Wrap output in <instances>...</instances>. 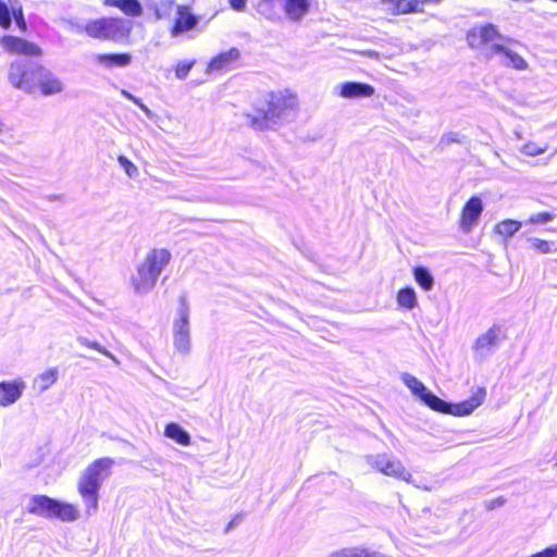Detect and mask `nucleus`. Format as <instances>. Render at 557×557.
Listing matches in <instances>:
<instances>
[{"instance_id": "f257e3e1", "label": "nucleus", "mask_w": 557, "mask_h": 557, "mask_svg": "<svg viewBox=\"0 0 557 557\" xmlns=\"http://www.w3.org/2000/svg\"><path fill=\"white\" fill-rule=\"evenodd\" d=\"M299 108L296 92L290 89H277L267 92L255 104L251 113H247L248 124L255 131L270 129Z\"/></svg>"}, {"instance_id": "f03ea898", "label": "nucleus", "mask_w": 557, "mask_h": 557, "mask_svg": "<svg viewBox=\"0 0 557 557\" xmlns=\"http://www.w3.org/2000/svg\"><path fill=\"white\" fill-rule=\"evenodd\" d=\"M401 381L411 391V393L419 397L428 407L435 411L450 413L454 416L470 414L483 403L485 396L484 391L480 389L471 399L459 404H448L432 394L421 381L409 373H404L401 375Z\"/></svg>"}, {"instance_id": "7ed1b4c3", "label": "nucleus", "mask_w": 557, "mask_h": 557, "mask_svg": "<svg viewBox=\"0 0 557 557\" xmlns=\"http://www.w3.org/2000/svg\"><path fill=\"white\" fill-rule=\"evenodd\" d=\"M114 460L110 457H102L94 460L83 471L78 482L77 491L82 497L86 512H95L98 509L99 491L102 482L110 475Z\"/></svg>"}, {"instance_id": "20e7f679", "label": "nucleus", "mask_w": 557, "mask_h": 557, "mask_svg": "<svg viewBox=\"0 0 557 557\" xmlns=\"http://www.w3.org/2000/svg\"><path fill=\"white\" fill-rule=\"evenodd\" d=\"M172 253L166 248H152L144 260L136 267V273L131 277L133 289L138 293H147L156 285L159 275L168 267Z\"/></svg>"}, {"instance_id": "39448f33", "label": "nucleus", "mask_w": 557, "mask_h": 557, "mask_svg": "<svg viewBox=\"0 0 557 557\" xmlns=\"http://www.w3.org/2000/svg\"><path fill=\"white\" fill-rule=\"evenodd\" d=\"M132 22L120 16L92 18L84 25V33L92 38L112 42H129Z\"/></svg>"}, {"instance_id": "423d86ee", "label": "nucleus", "mask_w": 557, "mask_h": 557, "mask_svg": "<svg viewBox=\"0 0 557 557\" xmlns=\"http://www.w3.org/2000/svg\"><path fill=\"white\" fill-rule=\"evenodd\" d=\"M173 11L175 16L169 28L172 37H178L197 28L200 17L193 12L189 5H176L175 0H160L154 5L153 14L157 20H166L171 17Z\"/></svg>"}, {"instance_id": "0eeeda50", "label": "nucleus", "mask_w": 557, "mask_h": 557, "mask_svg": "<svg viewBox=\"0 0 557 557\" xmlns=\"http://www.w3.org/2000/svg\"><path fill=\"white\" fill-rule=\"evenodd\" d=\"M506 40L493 24L476 25L467 34L468 45L472 49L485 50L488 55L496 54Z\"/></svg>"}, {"instance_id": "6e6552de", "label": "nucleus", "mask_w": 557, "mask_h": 557, "mask_svg": "<svg viewBox=\"0 0 557 557\" xmlns=\"http://www.w3.org/2000/svg\"><path fill=\"white\" fill-rule=\"evenodd\" d=\"M367 463L375 471L391 478H395L407 483L412 482L411 473L406 469L403 462L395 456L387 453L368 455Z\"/></svg>"}, {"instance_id": "1a4fd4ad", "label": "nucleus", "mask_w": 557, "mask_h": 557, "mask_svg": "<svg viewBox=\"0 0 557 557\" xmlns=\"http://www.w3.org/2000/svg\"><path fill=\"white\" fill-rule=\"evenodd\" d=\"M45 71L42 65L28 66L23 61H13L9 65L8 79L12 86L33 92L37 89V76Z\"/></svg>"}, {"instance_id": "9d476101", "label": "nucleus", "mask_w": 557, "mask_h": 557, "mask_svg": "<svg viewBox=\"0 0 557 557\" xmlns=\"http://www.w3.org/2000/svg\"><path fill=\"white\" fill-rule=\"evenodd\" d=\"M178 317L173 322V341L175 348L182 352H188L190 348L189 339V305L187 298L182 295L178 298Z\"/></svg>"}, {"instance_id": "9b49d317", "label": "nucleus", "mask_w": 557, "mask_h": 557, "mask_svg": "<svg viewBox=\"0 0 557 557\" xmlns=\"http://www.w3.org/2000/svg\"><path fill=\"white\" fill-rule=\"evenodd\" d=\"M0 45L2 49L10 54L26 57H40L42 54V50L37 44L13 35L1 36Z\"/></svg>"}, {"instance_id": "f8f14e48", "label": "nucleus", "mask_w": 557, "mask_h": 557, "mask_svg": "<svg viewBox=\"0 0 557 557\" xmlns=\"http://www.w3.org/2000/svg\"><path fill=\"white\" fill-rule=\"evenodd\" d=\"M483 211V203L479 197H471L467 203L465 205L461 219L460 226L465 232H470L472 227L476 224L481 213Z\"/></svg>"}, {"instance_id": "ddd939ff", "label": "nucleus", "mask_w": 557, "mask_h": 557, "mask_svg": "<svg viewBox=\"0 0 557 557\" xmlns=\"http://www.w3.org/2000/svg\"><path fill=\"white\" fill-rule=\"evenodd\" d=\"M57 500L47 495H35L29 500L27 512L50 519Z\"/></svg>"}, {"instance_id": "4468645a", "label": "nucleus", "mask_w": 557, "mask_h": 557, "mask_svg": "<svg viewBox=\"0 0 557 557\" xmlns=\"http://www.w3.org/2000/svg\"><path fill=\"white\" fill-rule=\"evenodd\" d=\"M498 335L499 330L497 327H491L480 335L473 346L475 354L481 358L491 354L498 343Z\"/></svg>"}, {"instance_id": "2eb2a0df", "label": "nucleus", "mask_w": 557, "mask_h": 557, "mask_svg": "<svg viewBox=\"0 0 557 557\" xmlns=\"http://www.w3.org/2000/svg\"><path fill=\"white\" fill-rule=\"evenodd\" d=\"M23 389V382H1L0 407H7L14 404L21 397Z\"/></svg>"}, {"instance_id": "dca6fc26", "label": "nucleus", "mask_w": 557, "mask_h": 557, "mask_svg": "<svg viewBox=\"0 0 557 557\" xmlns=\"http://www.w3.org/2000/svg\"><path fill=\"white\" fill-rule=\"evenodd\" d=\"M37 88L44 96L59 94L63 89L61 81L46 70L37 76Z\"/></svg>"}, {"instance_id": "f3484780", "label": "nucleus", "mask_w": 557, "mask_h": 557, "mask_svg": "<svg viewBox=\"0 0 557 557\" xmlns=\"http://www.w3.org/2000/svg\"><path fill=\"white\" fill-rule=\"evenodd\" d=\"M381 2L394 14L422 12L420 0H381Z\"/></svg>"}, {"instance_id": "a211bd4d", "label": "nucleus", "mask_w": 557, "mask_h": 557, "mask_svg": "<svg viewBox=\"0 0 557 557\" xmlns=\"http://www.w3.org/2000/svg\"><path fill=\"white\" fill-rule=\"evenodd\" d=\"M95 60L98 64L108 69L123 67L127 66L132 62V54L128 52L98 53L95 57Z\"/></svg>"}, {"instance_id": "6ab92c4d", "label": "nucleus", "mask_w": 557, "mask_h": 557, "mask_svg": "<svg viewBox=\"0 0 557 557\" xmlns=\"http://www.w3.org/2000/svg\"><path fill=\"white\" fill-rule=\"evenodd\" d=\"M240 53L237 48H231L227 51L221 52L218 55L213 57L208 67L211 71H222L228 69L233 63H235Z\"/></svg>"}, {"instance_id": "aec40b11", "label": "nucleus", "mask_w": 557, "mask_h": 557, "mask_svg": "<svg viewBox=\"0 0 557 557\" xmlns=\"http://www.w3.org/2000/svg\"><path fill=\"white\" fill-rule=\"evenodd\" d=\"M102 4L107 8H116L132 17L143 14V5L139 0H103Z\"/></svg>"}, {"instance_id": "412c9836", "label": "nucleus", "mask_w": 557, "mask_h": 557, "mask_svg": "<svg viewBox=\"0 0 557 557\" xmlns=\"http://www.w3.org/2000/svg\"><path fill=\"white\" fill-rule=\"evenodd\" d=\"M496 54L502 57V63L506 66H510L518 71H524L528 69V62L519 53L505 46V42L500 46V49Z\"/></svg>"}, {"instance_id": "4be33fe9", "label": "nucleus", "mask_w": 557, "mask_h": 557, "mask_svg": "<svg viewBox=\"0 0 557 557\" xmlns=\"http://www.w3.org/2000/svg\"><path fill=\"white\" fill-rule=\"evenodd\" d=\"M78 518L79 510L75 505L57 500L50 519H58L62 522H73Z\"/></svg>"}, {"instance_id": "5701e85b", "label": "nucleus", "mask_w": 557, "mask_h": 557, "mask_svg": "<svg viewBox=\"0 0 557 557\" xmlns=\"http://www.w3.org/2000/svg\"><path fill=\"white\" fill-rule=\"evenodd\" d=\"M283 9L292 21H299L310 9V0H284Z\"/></svg>"}, {"instance_id": "b1692460", "label": "nucleus", "mask_w": 557, "mask_h": 557, "mask_svg": "<svg viewBox=\"0 0 557 557\" xmlns=\"http://www.w3.org/2000/svg\"><path fill=\"white\" fill-rule=\"evenodd\" d=\"M164 435L182 446H188L190 444L189 434L177 423H168L164 428Z\"/></svg>"}, {"instance_id": "393cba45", "label": "nucleus", "mask_w": 557, "mask_h": 557, "mask_svg": "<svg viewBox=\"0 0 557 557\" xmlns=\"http://www.w3.org/2000/svg\"><path fill=\"white\" fill-rule=\"evenodd\" d=\"M521 225L522 223L517 220L506 219L494 226V233L503 239H508L521 228Z\"/></svg>"}, {"instance_id": "a878e982", "label": "nucleus", "mask_w": 557, "mask_h": 557, "mask_svg": "<svg viewBox=\"0 0 557 557\" xmlns=\"http://www.w3.org/2000/svg\"><path fill=\"white\" fill-rule=\"evenodd\" d=\"M398 307L412 310L418 306V298L416 290L412 287L400 288L396 296Z\"/></svg>"}, {"instance_id": "bb28decb", "label": "nucleus", "mask_w": 557, "mask_h": 557, "mask_svg": "<svg viewBox=\"0 0 557 557\" xmlns=\"http://www.w3.org/2000/svg\"><path fill=\"white\" fill-rule=\"evenodd\" d=\"M413 276L418 285L423 290H431L434 286V277L430 271L423 267H417L413 269Z\"/></svg>"}, {"instance_id": "cd10ccee", "label": "nucleus", "mask_w": 557, "mask_h": 557, "mask_svg": "<svg viewBox=\"0 0 557 557\" xmlns=\"http://www.w3.org/2000/svg\"><path fill=\"white\" fill-rule=\"evenodd\" d=\"M58 374L57 368H50L39 374L36 379L39 389L45 391L52 386L58 380Z\"/></svg>"}, {"instance_id": "c85d7f7f", "label": "nucleus", "mask_w": 557, "mask_h": 557, "mask_svg": "<svg viewBox=\"0 0 557 557\" xmlns=\"http://www.w3.org/2000/svg\"><path fill=\"white\" fill-rule=\"evenodd\" d=\"M528 243L530 244V247L534 251L540 253H552L557 250V247L554 242H548L537 237L528 238Z\"/></svg>"}, {"instance_id": "c756f323", "label": "nucleus", "mask_w": 557, "mask_h": 557, "mask_svg": "<svg viewBox=\"0 0 557 557\" xmlns=\"http://www.w3.org/2000/svg\"><path fill=\"white\" fill-rule=\"evenodd\" d=\"M374 94L371 85L350 82V98H368Z\"/></svg>"}, {"instance_id": "7c9ffc66", "label": "nucleus", "mask_w": 557, "mask_h": 557, "mask_svg": "<svg viewBox=\"0 0 557 557\" xmlns=\"http://www.w3.org/2000/svg\"><path fill=\"white\" fill-rule=\"evenodd\" d=\"M12 18L14 20V22L21 33H23V34L27 33L28 26H27V22H26V18L24 15V10H23L22 5L12 8L11 20Z\"/></svg>"}, {"instance_id": "2f4dec72", "label": "nucleus", "mask_w": 557, "mask_h": 557, "mask_svg": "<svg viewBox=\"0 0 557 557\" xmlns=\"http://www.w3.org/2000/svg\"><path fill=\"white\" fill-rule=\"evenodd\" d=\"M547 150V145L539 146L533 141H529L520 148V151L529 157H536Z\"/></svg>"}, {"instance_id": "473e14b6", "label": "nucleus", "mask_w": 557, "mask_h": 557, "mask_svg": "<svg viewBox=\"0 0 557 557\" xmlns=\"http://www.w3.org/2000/svg\"><path fill=\"white\" fill-rule=\"evenodd\" d=\"M11 13L12 9L10 10L8 4L0 0V27L2 29H9L11 27Z\"/></svg>"}, {"instance_id": "72a5a7b5", "label": "nucleus", "mask_w": 557, "mask_h": 557, "mask_svg": "<svg viewBox=\"0 0 557 557\" xmlns=\"http://www.w3.org/2000/svg\"><path fill=\"white\" fill-rule=\"evenodd\" d=\"M117 161L120 165L123 168L124 172L129 176L134 177L138 174L137 166L128 160L125 156H119Z\"/></svg>"}, {"instance_id": "f704fd0d", "label": "nucleus", "mask_w": 557, "mask_h": 557, "mask_svg": "<svg viewBox=\"0 0 557 557\" xmlns=\"http://www.w3.org/2000/svg\"><path fill=\"white\" fill-rule=\"evenodd\" d=\"M463 138H465V137H463L461 134H459V133L449 132V133L445 134V135L441 138V140H440V146H441L442 148H444V147H446V146L450 145L451 143H458V144H460V143H462V141H463Z\"/></svg>"}, {"instance_id": "c9c22d12", "label": "nucleus", "mask_w": 557, "mask_h": 557, "mask_svg": "<svg viewBox=\"0 0 557 557\" xmlns=\"http://www.w3.org/2000/svg\"><path fill=\"white\" fill-rule=\"evenodd\" d=\"M193 65H194V62H188V61L180 62L175 66V75H176V77L180 78V79L185 78L188 75V73L190 72Z\"/></svg>"}, {"instance_id": "e433bc0d", "label": "nucleus", "mask_w": 557, "mask_h": 557, "mask_svg": "<svg viewBox=\"0 0 557 557\" xmlns=\"http://www.w3.org/2000/svg\"><path fill=\"white\" fill-rule=\"evenodd\" d=\"M81 344L87 348L94 349L107 357L113 358L112 354L108 351L106 348H103L99 343L97 342H90L87 339H81Z\"/></svg>"}, {"instance_id": "4c0bfd02", "label": "nucleus", "mask_w": 557, "mask_h": 557, "mask_svg": "<svg viewBox=\"0 0 557 557\" xmlns=\"http://www.w3.org/2000/svg\"><path fill=\"white\" fill-rule=\"evenodd\" d=\"M554 215L549 212H539L534 213L529 218V223L537 224V223H546L552 221Z\"/></svg>"}, {"instance_id": "58836bf2", "label": "nucleus", "mask_w": 557, "mask_h": 557, "mask_svg": "<svg viewBox=\"0 0 557 557\" xmlns=\"http://www.w3.org/2000/svg\"><path fill=\"white\" fill-rule=\"evenodd\" d=\"M529 557H557V545L549 546L542 552L530 555Z\"/></svg>"}, {"instance_id": "ea45409f", "label": "nucleus", "mask_w": 557, "mask_h": 557, "mask_svg": "<svg viewBox=\"0 0 557 557\" xmlns=\"http://www.w3.org/2000/svg\"><path fill=\"white\" fill-rule=\"evenodd\" d=\"M122 95L131 100L132 102H134L136 106H138L143 111L145 112H148V108L138 99L136 98L135 96H133L131 92L126 91V90H122Z\"/></svg>"}, {"instance_id": "a19ab883", "label": "nucleus", "mask_w": 557, "mask_h": 557, "mask_svg": "<svg viewBox=\"0 0 557 557\" xmlns=\"http://www.w3.org/2000/svg\"><path fill=\"white\" fill-rule=\"evenodd\" d=\"M281 0H261L260 1V10L262 13L270 12L271 9L275 7L276 3H278Z\"/></svg>"}, {"instance_id": "79ce46f5", "label": "nucleus", "mask_w": 557, "mask_h": 557, "mask_svg": "<svg viewBox=\"0 0 557 557\" xmlns=\"http://www.w3.org/2000/svg\"><path fill=\"white\" fill-rule=\"evenodd\" d=\"M230 7L237 12H243L246 9L247 0H227Z\"/></svg>"}, {"instance_id": "37998d69", "label": "nucleus", "mask_w": 557, "mask_h": 557, "mask_svg": "<svg viewBox=\"0 0 557 557\" xmlns=\"http://www.w3.org/2000/svg\"><path fill=\"white\" fill-rule=\"evenodd\" d=\"M243 517L242 513H237L230 522L228 524L226 525L225 528V531H230L235 524L236 522Z\"/></svg>"}, {"instance_id": "c03bdc74", "label": "nucleus", "mask_w": 557, "mask_h": 557, "mask_svg": "<svg viewBox=\"0 0 557 557\" xmlns=\"http://www.w3.org/2000/svg\"><path fill=\"white\" fill-rule=\"evenodd\" d=\"M339 89H341V91H339L341 96L348 97V82L343 83L341 85Z\"/></svg>"}, {"instance_id": "a18cd8bd", "label": "nucleus", "mask_w": 557, "mask_h": 557, "mask_svg": "<svg viewBox=\"0 0 557 557\" xmlns=\"http://www.w3.org/2000/svg\"><path fill=\"white\" fill-rule=\"evenodd\" d=\"M441 0H422L421 3L428 2V3H438Z\"/></svg>"}, {"instance_id": "49530a36", "label": "nucleus", "mask_w": 557, "mask_h": 557, "mask_svg": "<svg viewBox=\"0 0 557 557\" xmlns=\"http://www.w3.org/2000/svg\"><path fill=\"white\" fill-rule=\"evenodd\" d=\"M2 132V124L0 123V133Z\"/></svg>"}, {"instance_id": "de8ad7c7", "label": "nucleus", "mask_w": 557, "mask_h": 557, "mask_svg": "<svg viewBox=\"0 0 557 557\" xmlns=\"http://www.w3.org/2000/svg\"><path fill=\"white\" fill-rule=\"evenodd\" d=\"M555 468H556V470H557V461L555 462Z\"/></svg>"}]
</instances>
